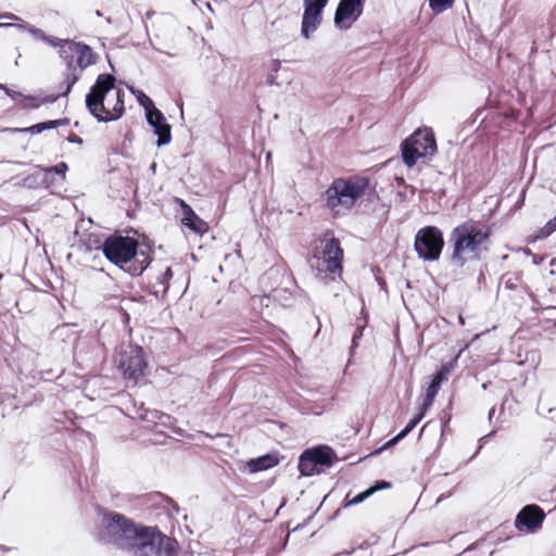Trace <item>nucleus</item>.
Listing matches in <instances>:
<instances>
[{"mask_svg": "<svg viewBox=\"0 0 556 556\" xmlns=\"http://www.w3.org/2000/svg\"><path fill=\"white\" fill-rule=\"evenodd\" d=\"M491 233L490 226L481 220L467 219L454 227L448 238L451 264L463 268L469 262L480 261L489 251Z\"/></svg>", "mask_w": 556, "mask_h": 556, "instance_id": "obj_1", "label": "nucleus"}, {"mask_svg": "<svg viewBox=\"0 0 556 556\" xmlns=\"http://www.w3.org/2000/svg\"><path fill=\"white\" fill-rule=\"evenodd\" d=\"M125 92L115 88V77L101 74L86 96L88 112L99 122L108 123L121 118L125 112Z\"/></svg>", "mask_w": 556, "mask_h": 556, "instance_id": "obj_2", "label": "nucleus"}, {"mask_svg": "<svg viewBox=\"0 0 556 556\" xmlns=\"http://www.w3.org/2000/svg\"><path fill=\"white\" fill-rule=\"evenodd\" d=\"M102 252L109 262L134 277L140 276L151 261L146 252H138V241L131 237L109 236L102 243Z\"/></svg>", "mask_w": 556, "mask_h": 556, "instance_id": "obj_3", "label": "nucleus"}, {"mask_svg": "<svg viewBox=\"0 0 556 556\" xmlns=\"http://www.w3.org/2000/svg\"><path fill=\"white\" fill-rule=\"evenodd\" d=\"M102 526L101 541L131 553L143 527L136 525L131 519L116 511L105 513L102 517Z\"/></svg>", "mask_w": 556, "mask_h": 556, "instance_id": "obj_4", "label": "nucleus"}, {"mask_svg": "<svg viewBox=\"0 0 556 556\" xmlns=\"http://www.w3.org/2000/svg\"><path fill=\"white\" fill-rule=\"evenodd\" d=\"M368 188L365 178L350 177L334 179L325 192L326 206L330 210H350Z\"/></svg>", "mask_w": 556, "mask_h": 556, "instance_id": "obj_5", "label": "nucleus"}, {"mask_svg": "<svg viewBox=\"0 0 556 556\" xmlns=\"http://www.w3.org/2000/svg\"><path fill=\"white\" fill-rule=\"evenodd\" d=\"M142 533L132 551L134 556H174L177 542L156 527H142Z\"/></svg>", "mask_w": 556, "mask_h": 556, "instance_id": "obj_6", "label": "nucleus"}, {"mask_svg": "<svg viewBox=\"0 0 556 556\" xmlns=\"http://www.w3.org/2000/svg\"><path fill=\"white\" fill-rule=\"evenodd\" d=\"M435 152V138L430 128L416 130L402 143V157L408 167H413L421 157L433 156Z\"/></svg>", "mask_w": 556, "mask_h": 556, "instance_id": "obj_7", "label": "nucleus"}, {"mask_svg": "<svg viewBox=\"0 0 556 556\" xmlns=\"http://www.w3.org/2000/svg\"><path fill=\"white\" fill-rule=\"evenodd\" d=\"M115 363L124 379L127 380V387L136 386L144 377L147 362L140 346L130 344L122 346L115 356Z\"/></svg>", "mask_w": 556, "mask_h": 556, "instance_id": "obj_8", "label": "nucleus"}, {"mask_svg": "<svg viewBox=\"0 0 556 556\" xmlns=\"http://www.w3.org/2000/svg\"><path fill=\"white\" fill-rule=\"evenodd\" d=\"M443 247L442 231L434 226L424 227L415 236V251L424 261L432 262L439 260Z\"/></svg>", "mask_w": 556, "mask_h": 556, "instance_id": "obj_9", "label": "nucleus"}, {"mask_svg": "<svg viewBox=\"0 0 556 556\" xmlns=\"http://www.w3.org/2000/svg\"><path fill=\"white\" fill-rule=\"evenodd\" d=\"M60 55L63 60L73 58V64H75L81 73L85 68L97 62V54L89 46L68 39H64L60 49Z\"/></svg>", "mask_w": 556, "mask_h": 556, "instance_id": "obj_10", "label": "nucleus"}, {"mask_svg": "<svg viewBox=\"0 0 556 556\" xmlns=\"http://www.w3.org/2000/svg\"><path fill=\"white\" fill-rule=\"evenodd\" d=\"M329 0H304V13L302 17L301 34L309 38L321 24V14Z\"/></svg>", "mask_w": 556, "mask_h": 556, "instance_id": "obj_11", "label": "nucleus"}, {"mask_svg": "<svg viewBox=\"0 0 556 556\" xmlns=\"http://www.w3.org/2000/svg\"><path fill=\"white\" fill-rule=\"evenodd\" d=\"M365 0H340L336 13L334 25L340 29H349L363 12Z\"/></svg>", "mask_w": 556, "mask_h": 556, "instance_id": "obj_12", "label": "nucleus"}, {"mask_svg": "<svg viewBox=\"0 0 556 556\" xmlns=\"http://www.w3.org/2000/svg\"><path fill=\"white\" fill-rule=\"evenodd\" d=\"M321 260L326 270L331 275V279L333 280V274L341 273L342 270L343 250L338 239L330 238L326 241Z\"/></svg>", "mask_w": 556, "mask_h": 556, "instance_id": "obj_13", "label": "nucleus"}, {"mask_svg": "<svg viewBox=\"0 0 556 556\" xmlns=\"http://www.w3.org/2000/svg\"><path fill=\"white\" fill-rule=\"evenodd\" d=\"M545 514L538 505H527L517 515L515 525L521 530L526 528L528 531H535L542 526Z\"/></svg>", "mask_w": 556, "mask_h": 556, "instance_id": "obj_14", "label": "nucleus"}, {"mask_svg": "<svg viewBox=\"0 0 556 556\" xmlns=\"http://www.w3.org/2000/svg\"><path fill=\"white\" fill-rule=\"evenodd\" d=\"M148 124L157 136L156 146L168 144L172 140L170 125L166 122L164 114L157 109L146 115Z\"/></svg>", "mask_w": 556, "mask_h": 556, "instance_id": "obj_15", "label": "nucleus"}, {"mask_svg": "<svg viewBox=\"0 0 556 556\" xmlns=\"http://www.w3.org/2000/svg\"><path fill=\"white\" fill-rule=\"evenodd\" d=\"M176 202L179 204L181 210V223L185 227L190 229L195 233H204L207 230V224L201 219L192 210V207L187 204L181 199H176Z\"/></svg>", "mask_w": 556, "mask_h": 556, "instance_id": "obj_16", "label": "nucleus"}, {"mask_svg": "<svg viewBox=\"0 0 556 556\" xmlns=\"http://www.w3.org/2000/svg\"><path fill=\"white\" fill-rule=\"evenodd\" d=\"M0 27H16L21 30H27L34 38L38 40H42L50 45L51 47H59L61 49L64 39H59L56 37H52L46 35L45 31L40 28H37L33 25H29L26 22L22 23H0Z\"/></svg>", "mask_w": 556, "mask_h": 556, "instance_id": "obj_17", "label": "nucleus"}, {"mask_svg": "<svg viewBox=\"0 0 556 556\" xmlns=\"http://www.w3.org/2000/svg\"><path fill=\"white\" fill-rule=\"evenodd\" d=\"M66 63V70L63 73V80L59 86V96H67L72 87L79 80L81 72L78 71L77 66L73 64V58L64 60Z\"/></svg>", "mask_w": 556, "mask_h": 556, "instance_id": "obj_18", "label": "nucleus"}, {"mask_svg": "<svg viewBox=\"0 0 556 556\" xmlns=\"http://www.w3.org/2000/svg\"><path fill=\"white\" fill-rule=\"evenodd\" d=\"M447 374H448V370H446V368L443 367L440 371H438L434 375L431 383L429 384V387L427 389L426 397L422 403L425 410H427L432 405L434 397L441 388V383L446 379Z\"/></svg>", "mask_w": 556, "mask_h": 556, "instance_id": "obj_19", "label": "nucleus"}, {"mask_svg": "<svg viewBox=\"0 0 556 556\" xmlns=\"http://www.w3.org/2000/svg\"><path fill=\"white\" fill-rule=\"evenodd\" d=\"M279 458L274 454H266L257 458L250 459L247 463V469L249 472H258L270 469L278 465Z\"/></svg>", "mask_w": 556, "mask_h": 556, "instance_id": "obj_20", "label": "nucleus"}, {"mask_svg": "<svg viewBox=\"0 0 556 556\" xmlns=\"http://www.w3.org/2000/svg\"><path fill=\"white\" fill-rule=\"evenodd\" d=\"M306 455L311 457L317 466H331L333 460V451L327 446H319L306 450Z\"/></svg>", "mask_w": 556, "mask_h": 556, "instance_id": "obj_21", "label": "nucleus"}, {"mask_svg": "<svg viewBox=\"0 0 556 556\" xmlns=\"http://www.w3.org/2000/svg\"><path fill=\"white\" fill-rule=\"evenodd\" d=\"M68 119L67 118H61V119H54V121H48L43 123H38L33 126L26 127V128H10L9 130L12 132H29L31 135H38L42 132L43 130L53 129L61 125H67Z\"/></svg>", "mask_w": 556, "mask_h": 556, "instance_id": "obj_22", "label": "nucleus"}, {"mask_svg": "<svg viewBox=\"0 0 556 556\" xmlns=\"http://www.w3.org/2000/svg\"><path fill=\"white\" fill-rule=\"evenodd\" d=\"M138 418L153 426L166 425L170 416L156 409H149L141 406L138 412Z\"/></svg>", "mask_w": 556, "mask_h": 556, "instance_id": "obj_23", "label": "nucleus"}, {"mask_svg": "<svg viewBox=\"0 0 556 556\" xmlns=\"http://www.w3.org/2000/svg\"><path fill=\"white\" fill-rule=\"evenodd\" d=\"M173 278V271L170 267H166L156 281L151 285V293L156 298H164L169 288V280Z\"/></svg>", "mask_w": 556, "mask_h": 556, "instance_id": "obj_24", "label": "nucleus"}, {"mask_svg": "<svg viewBox=\"0 0 556 556\" xmlns=\"http://www.w3.org/2000/svg\"><path fill=\"white\" fill-rule=\"evenodd\" d=\"M299 470L303 476H312L318 471L317 465L313 463L309 456L306 455V452H303L300 456Z\"/></svg>", "mask_w": 556, "mask_h": 556, "instance_id": "obj_25", "label": "nucleus"}, {"mask_svg": "<svg viewBox=\"0 0 556 556\" xmlns=\"http://www.w3.org/2000/svg\"><path fill=\"white\" fill-rule=\"evenodd\" d=\"M68 167L64 162L59 163L55 166L45 168L46 177L48 178L50 175H56L59 177L60 182L65 180V174Z\"/></svg>", "mask_w": 556, "mask_h": 556, "instance_id": "obj_26", "label": "nucleus"}, {"mask_svg": "<svg viewBox=\"0 0 556 556\" xmlns=\"http://www.w3.org/2000/svg\"><path fill=\"white\" fill-rule=\"evenodd\" d=\"M378 490H380V486H371V488L367 489L366 491L357 494L353 498L349 500L346 502L345 506L348 507V506L357 505V504L364 502L366 498H368L371 494H374Z\"/></svg>", "mask_w": 556, "mask_h": 556, "instance_id": "obj_27", "label": "nucleus"}, {"mask_svg": "<svg viewBox=\"0 0 556 556\" xmlns=\"http://www.w3.org/2000/svg\"><path fill=\"white\" fill-rule=\"evenodd\" d=\"M454 0H429V7L434 13H442L452 8Z\"/></svg>", "mask_w": 556, "mask_h": 556, "instance_id": "obj_28", "label": "nucleus"}, {"mask_svg": "<svg viewBox=\"0 0 556 556\" xmlns=\"http://www.w3.org/2000/svg\"><path fill=\"white\" fill-rule=\"evenodd\" d=\"M137 100L139 104L144 109L146 115L150 114V112L157 110L153 103V101L142 91H138Z\"/></svg>", "mask_w": 556, "mask_h": 556, "instance_id": "obj_29", "label": "nucleus"}, {"mask_svg": "<svg viewBox=\"0 0 556 556\" xmlns=\"http://www.w3.org/2000/svg\"><path fill=\"white\" fill-rule=\"evenodd\" d=\"M280 70V61L274 60L271 62L270 71L267 75V84L270 86H280V83L277 80L278 72Z\"/></svg>", "mask_w": 556, "mask_h": 556, "instance_id": "obj_30", "label": "nucleus"}, {"mask_svg": "<svg viewBox=\"0 0 556 556\" xmlns=\"http://www.w3.org/2000/svg\"><path fill=\"white\" fill-rule=\"evenodd\" d=\"M426 412L427 410H425L422 406L421 410L413 419H410L409 422L405 426V428L401 431L402 435L406 437L424 418Z\"/></svg>", "mask_w": 556, "mask_h": 556, "instance_id": "obj_31", "label": "nucleus"}, {"mask_svg": "<svg viewBox=\"0 0 556 556\" xmlns=\"http://www.w3.org/2000/svg\"><path fill=\"white\" fill-rule=\"evenodd\" d=\"M555 230H556V216L546 223V225L542 228L541 232H542L543 237H547Z\"/></svg>", "mask_w": 556, "mask_h": 556, "instance_id": "obj_32", "label": "nucleus"}, {"mask_svg": "<svg viewBox=\"0 0 556 556\" xmlns=\"http://www.w3.org/2000/svg\"><path fill=\"white\" fill-rule=\"evenodd\" d=\"M363 330H364L363 326H358L357 329L355 330L353 338H352V348H351L352 350H354L358 345V341L363 337Z\"/></svg>", "mask_w": 556, "mask_h": 556, "instance_id": "obj_33", "label": "nucleus"}, {"mask_svg": "<svg viewBox=\"0 0 556 556\" xmlns=\"http://www.w3.org/2000/svg\"><path fill=\"white\" fill-rule=\"evenodd\" d=\"M0 18L9 20L10 23H22L24 22L20 16L13 14V13H3L0 14Z\"/></svg>", "mask_w": 556, "mask_h": 556, "instance_id": "obj_34", "label": "nucleus"}, {"mask_svg": "<svg viewBox=\"0 0 556 556\" xmlns=\"http://www.w3.org/2000/svg\"><path fill=\"white\" fill-rule=\"evenodd\" d=\"M404 438H405V435H402V432H400V433H399V434H396L394 438H392L391 440H389V441L384 444L383 448L395 445L397 442H400V441H401L402 439H404Z\"/></svg>", "mask_w": 556, "mask_h": 556, "instance_id": "obj_35", "label": "nucleus"}, {"mask_svg": "<svg viewBox=\"0 0 556 556\" xmlns=\"http://www.w3.org/2000/svg\"><path fill=\"white\" fill-rule=\"evenodd\" d=\"M5 93L12 98H16V97H23V94L21 92H17V91H13L11 89H9L8 87L4 86V88H2Z\"/></svg>", "mask_w": 556, "mask_h": 556, "instance_id": "obj_36", "label": "nucleus"}, {"mask_svg": "<svg viewBox=\"0 0 556 556\" xmlns=\"http://www.w3.org/2000/svg\"><path fill=\"white\" fill-rule=\"evenodd\" d=\"M375 486H380V490H381V489H384V488H389L390 483L387 482V481H381V482H378Z\"/></svg>", "mask_w": 556, "mask_h": 556, "instance_id": "obj_37", "label": "nucleus"}, {"mask_svg": "<svg viewBox=\"0 0 556 556\" xmlns=\"http://www.w3.org/2000/svg\"><path fill=\"white\" fill-rule=\"evenodd\" d=\"M71 141L77 142V143H81L83 142V140L80 138H78V137H76L75 139H72Z\"/></svg>", "mask_w": 556, "mask_h": 556, "instance_id": "obj_38", "label": "nucleus"}, {"mask_svg": "<svg viewBox=\"0 0 556 556\" xmlns=\"http://www.w3.org/2000/svg\"><path fill=\"white\" fill-rule=\"evenodd\" d=\"M494 410H495V409H494V407L490 410V413H489V418H490V419L492 418V416H493V414H494Z\"/></svg>", "mask_w": 556, "mask_h": 556, "instance_id": "obj_39", "label": "nucleus"}, {"mask_svg": "<svg viewBox=\"0 0 556 556\" xmlns=\"http://www.w3.org/2000/svg\"><path fill=\"white\" fill-rule=\"evenodd\" d=\"M96 14H97L98 16H102V13H101L99 10H98V11H96Z\"/></svg>", "mask_w": 556, "mask_h": 556, "instance_id": "obj_40", "label": "nucleus"}, {"mask_svg": "<svg viewBox=\"0 0 556 556\" xmlns=\"http://www.w3.org/2000/svg\"><path fill=\"white\" fill-rule=\"evenodd\" d=\"M0 88H4V85H1V84H0Z\"/></svg>", "mask_w": 556, "mask_h": 556, "instance_id": "obj_41", "label": "nucleus"}, {"mask_svg": "<svg viewBox=\"0 0 556 556\" xmlns=\"http://www.w3.org/2000/svg\"><path fill=\"white\" fill-rule=\"evenodd\" d=\"M2 278V274H0V279Z\"/></svg>", "mask_w": 556, "mask_h": 556, "instance_id": "obj_42", "label": "nucleus"}]
</instances>
